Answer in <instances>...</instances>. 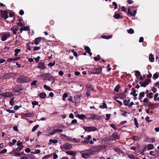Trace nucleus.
Masks as SVG:
<instances>
[{
  "instance_id": "49530a36",
  "label": "nucleus",
  "mask_w": 159,
  "mask_h": 159,
  "mask_svg": "<svg viewBox=\"0 0 159 159\" xmlns=\"http://www.w3.org/2000/svg\"><path fill=\"white\" fill-rule=\"evenodd\" d=\"M23 30L24 31H30V28L29 27V26H24L23 27Z\"/></svg>"
},
{
  "instance_id": "473e14b6",
  "label": "nucleus",
  "mask_w": 159,
  "mask_h": 159,
  "mask_svg": "<svg viewBox=\"0 0 159 159\" xmlns=\"http://www.w3.org/2000/svg\"><path fill=\"white\" fill-rule=\"evenodd\" d=\"M127 31L128 33L129 34H132L134 33V30L132 28H130L129 29L127 30Z\"/></svg>"
},
{
  "instance_id": "7ed1b4c3",
  "label": "nucleus",
  "mask_w": 159,
  "mask_h": 159,
  "mask_svg": "<svg viewBox=\"0 0 159 159\" xmlns=\"http://www.w3.org/2000/svg\"><path fill=\"white\" fill-rule=\"evenodd\" d=\"M106 148L105 145H101L97 146H93L90 148V151L92 152H96L98 151L104 150Z\"/></svg>"
},
{
  "instance_id": "c9c22d12",
  "label": "nucleus",
  "mask_w": 159,
  "mask_h": 159,
  "mask_svg": "<svg viewBox=\"0 0 159 159\" xmlns=\"http://www.w3.org/2000/svg\"><path fill=\"white\" fill-rule=\"evenodd\" d=\"M132 139L134 141L139 140L140 138L137 136H133Z\"/></svg>"
},
{
  "instance_id": "cd10ccee",
  "label": "nucleus",
  "mask_w": 159,
  "mask_h": 159,
  "mask_svg": "<svg viewBox=\"0 0 159 159\" xmlns=\"http://www.w3.org/2000/svg\"><path fill=\"white\" fill-rule=\"evenodd\" d=\"M112 136L115 139H118L120 138L118 134L116 133V132L113 133L112 134Z\"/></svg>"
},
{
  "instance_id": "f03ea898",
  "label": "nucleus",
  "mask_w": 159,
  "mask_h": 159,
  "mask_svg": "<svg viewBox=\"0 0 159 159\" xmlns=\"http://www.w3.org/2000/svg\"><path fill=\"white\" fill-rule=\"evenodd\" d=\"M40 76L44 80H48L49 81H52V82L53 84L55 81V78L49 73H44L40 75Z\"/></svg>"
},
{
  "instance_id": "4c0bfd02",
  "label": "nucleus",
  "mask_w": 159,
  "mask_h": 159,
  "mask_svg": "<svg viewBox=\"0 0 159 159\" xmlns=\"http://www.w3.org/2000/svg\"><path fill=\"white\" fill-rule=\"evenodd\" d=\"M24 115L25 116L29 117H32L33 115L32 113H25Z\"/></svg>"
},
{
  "instance_id": "a211bd4d",
  "label": "nucleus",
  "mask_w": 159,
  "mask_h": 159,
  "mask_svg": "<svg viewBox=\"0 0 159 159\" xmlns=\"http://www.w3.org/2000/svg\"><path fill=\"white\" fill-rule=\"evenodd\" d=\"M20 58V57H17L14 58H9L7 60V61L8 62L11 61H16Z\"/></svg>"
},
{
  "instance_id": "a18cd8bd",
  "label": "nucleus",
  "mask_w": 159,
  "mask_h": 159,
  "mask_svg": "<svg viewBox=\"0 0 159 159\" xmlns=\"http://www.w3.org/2000/svg\"><path fill=\"white\" fill-rule=\"evenodd\" d=\"M6 111L7 112H9L11 113H15V111L13 110H11L9 109H6Z\"/></svg>"
},
{
  "instance_id": "20e7f679",
  "label": "nucleus",
  "mask_w": 159,
  "mask_h": 159,
  "mask_svg": "<svg viewBox=\"0 0 159 159\" xmlns=\"http://www.w3.org/2000/svg\"><path fill=\"white\" fill-rule=\"evenodd\" d=\"M87 117L89 119L98 120H100L101 118L99 115L94 114H89L87 115Z\"/></svg>"
},
{
  "instance_id": "de8ad7c7",
  "label": "nucleus",
  "mask_w": 159,
  "mask_h": 159,
  "mask_svg": "<svg viewBox=\"0 0 159 159\" xmlns=\"http://www.w3.org/2000/svg\"><path fill=\"white\" fill-rule=\"evenodd\" d=\"M95 68H91L90 69V71L92 74H95Z\"/></svg>"
},
{
  "instance_id": "bb28decb",
  "label": "nucleus",
  "mask_w": 159,
  "mask_h": 159,
  "mask_svg": "<svg viewBox=\"0 0 159 159\" xmlns=\"http://www.w3.org/2000/svg\"><path fill=\"white\" fill-rule=\"evenodd\" d=\"M74 99L75 102H80V98L79 96L76 95V96L74 97Z\"/></svg>"
},
{
  "instance_id": "39448f33",
  "label": "nucleus",
  "mask_w": 159,
  "mask_h": 159,
  "mask_svg": "<svg viewBox=\"0 0 159 159\" xmlns=\"http://www.w3.org/2000/svg\"><path fill=\"white\" fill-rule=\"evenodd\" d=\"M82 127L86 131H87L89 132L91 131H96L97 130V129L96 127L93 126H83Z\"/></svg>"
},
{
  "instance_id": "f8f14e48",
  "label": "nucleus",
  "mask_w": 159,
  "mask_h": 159,
  "mask_svg": "<svg viewBox=\"0 0 159 159\" xmlns=\"http://www.w3.org/2000/svg\"><path fill=\"white\" fill-rule=\"evenodd\" d=\"M46 66H45L44 62H39L38 63L37 67L38 68L41 69L42 70H44L46 68Z\"/></svg>"
},
{
  "instance_id": "2f4dec72",
  "label": "nucleus",
  "mask_w": 159,
  "mask_h": 159,
  "mask_svg": "<svg viewBox=\"0 0 159 159\" xmlns=\"http://www.w3.org/2000/svg\"><path fill=\"white\" fill-rule=\"evenodd\" d=\"M111 35L106 36L105 35H102L101 36V38L103 39H108L111 38Z\"/></svg>"
},
{
  "instance_id": "ea45409f",
  "label": "nucleus",
  "mask_w": 159,
  "mask_h": 159,
  "mask_svg": "<svg viewBox=\"0 0 159 159\" xmlns=\"http://www.w3.org/2000/svg\"><path fill=\"white\" fill-rule=\"evenodd\" d=\"M84 49L87 53L89 52V51H91L90 48L88 46H85L84 47Z\"/></svg>"
},
{
  "instance_id": "72a5a7b5",
  "label": "nucleus",
  "mask_w": 159,
  "mask_h": 159,
  "mask_svg": "<svg viewBox=\"0 0 159 159\" xmlns=\"http://www.w3.org/2000/svg\"><path fill=\"white\" fill-rule=\"evenodd\" d=\"M85 117V116L84 114H78V117L81 120H83Z\"/></svg>"
},
{
  "instance_id": "412c9836",
  "label": "nucleus",
  "mask_w": 159,
  "mask_h": 159,
  "mask_svg": "<svg viewBox=\"0 0 159 159\" xmlns=\"http://www.w3.org/2000/svg\"><path fill=\"white\" fill-rule=\"evenodd\" d=\"M102 70V68L101 67H99L98 68H95V74H100Z\"/></svg>"
},
{
  "instance_id": "e433bc0d",
  "label": "nucleus",
  "mask_w": 159,
  "mask_h": 159,
  "mask_svg": "<svg viewBox=\"0 0 159 159\" xmlns=\"http://www.w3.org/2000/svg\"><path fill=\"white\" fill-rule=\"evenodd\" d=\"M159 76V73H155L153 75V78L154 79H157L158 78Z\"/></svg>"
},
{
  "instance_id": "6e6552de",
  "label": "nucleus",
  "mask_w": 159,
  "mask_h": 159,
  "mask_svg": "<svg viewBox=\"0 0 159 159\" xmlns=\"http://www.w3.org/2000/svg\"><path fill=\"white\" fill-rule=\"evenodd\" d=\"M24 90V88H22L21 86L18 85L16 86L13 89V91L15 93H17L20 91H22Z\"/></svg>"
},
{
  "instance_id": "c85d7f7f",
  "label": "nucleus",
  "mask_w": 159,
  "mask_h": 159,
  "mask_svg": "<svg viewBox=\"0 0 159 159\" xmlns=\"http://www.w3.org/2000/svg\"><path fill=\"white\" fill-rule=\"evenodd\" d=\"M154 146L152 144H149L147 145V148L148 150H150L154 148Z\"/></svg>"
},
{
  "instance_id": "7c9ffc66",
  "label": "nucleus",
  "mask_w": 159,
  "mask_h": 159,
  "mask_svg": "<svg viewBox=\"0 0 159 159\" xmlns=\"http://www.w3.org/2000/svg\"><path fill=\"white\" fill-rule=\"evenodd\" d=\"M58 142V141L56 139H50L49 141V143H49H56Z\"/></svg>"
},
{
  "instance_id": "f704fd0d",
  "label": "nucleus",
  "mask_w": 159,
  "mask_h": 159,
  "mask_svg": "<svg viewBox=\"0 0 159 159\" xmlns=\"http://www.w3.org/2000/svg\"><path fill=\"white\" fill-rule=\"evenodd\" d=\"M43 87L46 90H48V91H52V89H51L50 88V87H49V86L47 85H43Z\"/></svg>"
},
{
  "instance_id": "e2e57ef3",
  "label": "nucleus",
  "mask_w": 159,
  "mask_h": 159,
  "mask_svg": "<svg viewBox=\"0 0 159 159\" xmlns=\"http://www.w3.org/2000/svg\"><path fill=\"white\" fill-rule=\"evenodd\" d=\"M20 107H21V106H18L17 105H16L14 107V109L15 110H17Z\"/></svg>"
},
{
  "instance_id": "2eb2a0df",
  "label": "nucleus",
  "mask_w": 159,
  "mask_h": 159,
  "mask_svg": "<svg viewBox=\"0 0 159 159\" xmlns=\"http://www.w3.org/2000/svg\"><path fill=\"white\" fill-rule=\"evenodd\" d=\"M12 73H7L3 75V77L5 79H10L11 77V74Z\"/></svg>"
},
{
  "instance_id": "ddd939ff",
  "label": "nucleus",
  "mask_w": 159,
  "mask_h": 159,
  "mask_svg": "<svg viewBox=\"0 0 159 159\" xmlns=\"http://www.w3.org/2000/svg\"><path fill=\"white\" fill-rule=\"evenodd\" d=\"M85 89L87 91H92L93 89V87L91 84H88L86 85Z\"/></svg>"
},
{
  "instance_id": "bf43d9fd",
  "label": "nucleus",
  "mask_w": 159,
  "mask_h": 159,
  "mask_svg": "<svg viewBox=\"0 0 159 159\" xmlns=\"http://www.w3.org/2000/svg\"><path fill=\"white\" fill-rule=\"evenodd\" d=\"M112 5L114 6V9H116L117 8V5L116 3L115 2H112Z\"/></svg>"
},
{
  "instance_id": "3c124183",
  "label": "nucleus",
  "mask_w": 159,
  "mask_h": 159,
  "mask_svg": "<svg viewBox=\"0 0 159 159\" xmlns=\"http://www.w3.org/2000/svg\"><path fill=\"white\" fill-rule=\"evenodd\" d=\"M10 30L11 31H12L13 33L14 34H16L17 33V31L14 29V27H11L10 29Z\"/></svg>"
},
{
  "instance_id": "9d476101",
  "label": "nucleus",
  "mask_w": 159,
  "mask_h": 159,
  "mask_svg": "<svg viewBox=\"0 0 159 159\" xmlns=\"http://www.w3.org/2000/svg\"><path fill=\"white\" fill-rule=\"evenodd\" d=\"M8 12L6 10H4V12L0 14L2 18H4L5 19H6L8 18Z\"/></svg>"
},
{
  "instance_id": "4be33fe9",
  "label": "nucleus",
  "mask_w": 159,
  "mask_h": 159,
  "mask_svg": "<svg viewBox=\"0 0 159 159\" xmlns=\"http://www.w3.org/2000/svg\"><path fill=\"white\" fill-rule=\"evenodd\" d=\"M159 106V105L157 103H151V108L153 109L155 108H157Z\"/></svg>"
},
{
  "instance_id": "6ab92c4d",
  "label": "nucleus",
  "mask_w": 159,
  "mask_h": 159,
  "mask_svg": "<svg viewBox=\"0 0 159 159\" xmlns=\"http://www.w3.org/2000/svg\"><path fill=\"white\" fill-rule=\"evenodd\" d=\"M24 148L23 145H21L20 146L18 147L16 149H14L15 151L16 152H20Z\"/></svg>"
},
{
  "instance_id": "0e129e2a",
  "label": "nucleus",
  "mask_w": 159,
  "mask_h": 159,
  "mask_svg": "<svg viewBox=\"0 0 159 159\" xmlns=\"http://www.w3.org/2000/svg\"><path fill=\"white\" fill-rule=\"evenodd\" d=\"M110 126L114 129H116V126L114 124H111L110 125Z\"/></svg>"
},
{
  "instance_id": "69168bd1",
  "label": "nucleus",
  "mask_w": 159,
  "mask_h": 159,
  "mask_svg": "<svg viewBox=\"0 0 159 159\" xmlns=\"http://www.w3.org/2000/svg\"><path fill=\"white\" fill-rule=\"evenodd\" d=\"M40 58H41L39 56H38L37 57H36L35 58H34V59L36 62H38L39 61L40 59Z\"/></svg>"
},
{
  "instance_id": "1a4fd4ad",
  "label": "nucleus",
  "mask_w": 159,
  "mask_h": 159,
  "mask_svg": "<svg viewBox=\"0 0 159 159\" xmlns=\"http://www.w3.org/2000/svg\"><path fill=\"white\" fill-rule=\"evenodd\" d=\"M126 96V95L124 93H121L116 95L114 99H115L118 98L123 99L125 98Z\"/></svg>"
},
{
  "instance_id": "4d7b16f0",
  "label": "nucleus",
  "mask_w": 159,
  "mask_h": 159,
  "mask_svg": "<svg viewBox=\"0 0 159 159\" xmlns=\"http://www.w3.org/2000/svg\"><path fill=\"white\" fill-rule=\"evenodd\" d=\"M121 9L122 11L126 12L127 11L126 8L124 6H122L121 7Z\"/></svg>"
},
{
  "instance_id": "4468645a",
  "label": "nucleus",
  "mask_w": 159,
  "mask_h": 159,
  "mask_svg": "<svg viewBox=\"0 0 159 159\" xmlns=\"http://www.w3.org/2000/svg\"><path fill=\"white\" fill-rule=\"evenodd\" d=\"M63 146L66 150L71 149L72 148L71 145L69 143H66L63 144Z\"/></svg>"
},
{
  "instance_id": "6e6d98bb",
  "label": "nucleus",
  "mask_w": 159,
  "mask_h": 159,
  "mask_svg": "<svg viewBox=\"0 0 159 159\" xmlns=\"http://www.w3.org/2000/svg\"><path fill=\"white\" fill-rule=\"evenodd\" d=\"M149 117L148 116H147L145 118V120L146 121L148 122H151L152 121V120H149Z\"/></svg>"
},
{
  "instance_id": "58836bf2",
  "label": "nucleus",
  "mask_w": 159,
  "mask_h": 159,
  "mask_svg": "<svg viewBox=\"0 0 159 159\" xmlns=\"http://www.w3.org/2000/svg\"><path fill=\"white\" fill-rule=\"evenodd\" d=\"M101 58L99 55H98L97 57H94V60L95 61H97L101 59Z\"/></svg>"
},
{
  "instance_id": "052dcab7",
  "label": "nucleus",
  "mask_w": 159,
  "mask_h": 159,
  "mask_svg": "<svg viewBox=\"0 0 159 159\" xmlns=\"http://www.w3.org/2000/svg\"><path fill=\"white\" fill-rule=\"evenodd\" d=\"M153 94V93L152 92L150 93H148L147 94V96H148V98H152V95Z\"/></svg>"
},
{
  "instance_id": "5fc2aeb1",
  "label": "nucleus",
  "mask_w": 159,
  "mask_h": 159,
  "mask_svg": "<svg viewBox=\"0 0 159 159\" xmlns=\"http://www.w3.org/2000/svg\"><path fill=\"white\" fill-rule=\"evenodd\" d=\"M144 92H142L140 93L139 94V97L140 98H143L144 96Z\"/></svg>"
},
{
  "instance_id": "8fccbe9b",
  "label": "nucleus",
  "mask_w": 159,
  "mask_h": 159,
  "mask_svg": "<svg viewBox=\"0 0 159 159\" xmlns=\"http://www.w3.org/2000/svg\"><path fill=\"white\" fill-rule=\"evenodd\" d=\"M52 154H48L45 155L44 157H42V159H46L48 157H49L51 156L52 155Z\"/></svg>"
},
{
  "instance_id": "13d9d810",
  "label": "nucleus",
  "mask_w": 159,
  "mask_h": 159,
  "mask_svg": "<svg viewBox=\"0 0 159 159\" xmlns=\"http://www.w3.org/2000/svg\"><path fill=\"white\" fill-rule=\"evenodd\" d=\"M22 144L23 143L22 142H20V140H19L18 141L16 145L20 147V146L21 145H23Z\"/></svg>"
},
{
  "instance_id": "603ef678",
  "label": "nucleus",
  "mask_w": 159,
  "mask_h": 159,
  "mask_svg": "<svg viewBox=\"0 0 159 159\" xmlns=\"http://www.w3.org/2000/svg\"><path fill=\"white\" fill-rule=\"evenodd\" d=\"M68 96V94L67 93H65L63 95L62 99L64 100L65 99L67 98Z\"/></svg>"
},
{
  "instance_id": "423d86ee",
  "label": "nucleus",
  "mask_w": 159,
  "mask_h": 159,
  "mask_svg": "<svg viewBox=\"0 0 159 159\" xmlns=\"http://www.w3.org/2000/svg\"><path fill=\"white\" fill-rule=\"evenodd\" d=\"M0 95L2 97L6 98L11 97L14 95L13 93L10 92H7L1 93Z\"/></svg>"
},
{
  "instance_id": "0eeeda50",
  "label": "nucleus",
  "mask_w": 159,
  "mask_h": 159,
  "mask_svg": "<svg viewBox=\"0 0 159 159\" xmlns=\"http://www.w3.org/2000/svg\"><path fill=\"white\" fill-rule=\"evenodd\" d=\"M91 153V152L90 151V149L89 150H87L82 154V157L84 158H87Z\"/></svg>"
},
{
  "instance_id": "864d4df0",
  "label": "nucleus",
  "mask_w": 159,
  "mask_h": 159,
  "mask_svg": "<svg viewBox=\"0 0 159 159\" xmlns=\"http://www.w3.org/2000/svg\"><path fill=\"white\" fill-rule=\"evenodd\" d=\"M24 153V152H16V156L20 157L21 155L23 154Z\"/></svg>"
},
{
  "instance_id": "f257e3e1",
  "label": "nucleus",
  "mask_w": 159,
  "mask_h": 159,
  "mask_svg": "<svg viewBox=\"0 0 159 159\" xmlns=\"http://www.w3.org/2000/svg\"><path fill=\"white\" fill-rule=\"evenodd\" d=\"M31 80L30 77L24 75H20L18 78L16 82L18 84H23L29 82Z\"/></svg>"
},
{
  "instance_id": "774afa93",
  "label": "nucleus",
  "mask_w": 159,
  "mask_h": 159,
  "mask_svg": "<svg viewBox=\"0 0 159 159\" xmlns=\"http://www.w3.org/2000/svg\"><path fill=\"white\" fill-rule=\"evenodd\" d=\"M20 51L21 50L20 49L18 48L14 50V52H15L17 53L18 54L20 52Z\"/></svg>"
},
{
  "instance_id": "dca6fc26",
  "label": "nucleus",
  "mask_w": 159,
  "mask_h": 159,
  "mask_svg": "<svg viewBox=\"0 0 159 159\" xmlns=\"http://www.w3.org/2000/svg\"><path fill=\"white\" fill-rule=\"evenodd\" d=\"M136 13V10H135L133 11V13L131 12L130 9L129 8L128 9V15H130L132 16H134Z\"/></svg>"
},
{
  "instance_id": "5701e85b",
  "label": "nucleus",
  "mask_w": 159,
  "mask_h": 159,
  "mask_svg": "<svg viewBox=\"0 0 159 159\" xmlns=\"http://www.w3.org/2000/svg\"><path fill=\"white\" fill-rule=\"evenodd\" d=\"M39 96L40 98L44 99L46 97L47 95L45 93H42L39 94Z\"/></svg>"
},
{
  "instance_id": "aec40b11",
  "label": "nucleus",
  "mask_w": 159,
  "mask_h": 159,
  "mask_svg": "<svg viewBox=\"0 0 159 159\" xmlns=\"http://www.w3.org/2000/svg\"><path fill=\"white\" fill-rule=\"evenodd\" d=\"M66 153L70 155L75 156L76 155V153L72 151H67L66 152Z\"/></svg>"
},
{
  "instance_id": "9b49d317",
  "label": "nucleus",
  "mask_w": 159,
  "mask_h": 159,
  "mask_svg": "<svg viewBox=\"0 0 159 159\" xmlns=\"http://www.w3.org/2000/svg\"><path fill=\"white\" fill-rule=\"evenodd\" d=\"M10 33H8L7 34H3L2 35L1 40L2 41H4L10 37Z\"/></svg>"
},
{
  "instance_id": "f3484780",
  "label": "nucleus",
  "mask_w": 159,
  "mask_h": 159,
  "mask_svg": "<svg viewBox=\"0 0 159 159\" xmlns=\"http://www.w3.org/2000/svg\"><path fill=\"white\" fill-rule=\"evenodd\" d=\"M42 39V38L41 37H38L35 38L34 40V42H35V44L36 45H38L39 43V42L41 41Z\"/></svg>"
},
{
  "instance_id": "338daca9",
  "label": "nucleus",
  "mask_w": 159,
  "mask_h": 159,
  "mask_svg": "<svg viewBox=\"0 0 159 159\" xmlns=\"http://www.w3.org/2000/svg\"><path fill=\"white\" fill-rule=\"evenodd\" d=\"M123 103H124V105L125 106H128V103L127 102V100L126 99H124L123 100Z\"/></svg>"
},
{
  "instance_id": "37998d69",
  "label": "nucleus",
  "mask_w": 159,
  "mask_h": 159,
  "mask_svg": "<svg viewBox=\"0 0 159 159\" xmlns=\"http://www.w3.org/2000/svg\"><path fill=\"white\" fill-rule=\"evenodd\" d=\"M134 121L135 125H136V127L137 128H138L139 127V126H138L139 124L137 121V119L136 118H134Z\"/></svg>"
},
{
  "instance_id": "c756f323",
  "label": "nucleus",
  "mask_w": 159,
  "mask_h": 159,
  "mask_svg": "<svg viewBox=\"0 0 159 159\" xmlns=\"http://www.w3.org/2000/svg\"><path fill=\"white\" fill-rule=\"evenodd\" d=\"M100 108L102 109L107 108V107L105 102H103L102 103V105H100L99 107Z\"/></svg>"
},
{
  "instance_id": "393cba45",
  "label": "nucleus",
  "mask_w": 159,
  "mask_h": 159,
  "mask_svg": "<svg viewBox=\"0 0 159 159\" xmlns=\"http://www.w3.org/2000/svg\"><path fill=\"white\" fill-rule=\"evenodd\" d=\"M149 61L151 62H153L154 61V57L152 54H150L149 56Z\"/></svg>"
},
{
  "instance_id": "79ce46f5",
  "label": "nucleus",
  "mask_w": 159,
  "mask_h": 159,
  "mask_svg": "<svg viewBox=\"0 0 159 159\" xmlns=\"http://www.w3.org/2000/svg\"><path fill=\"white\" fill-rule=\"evenodd\" d=\"M14 98V97L12 98L9 101L10 104L11 106L13 105L14 104V102L13 101Z\"/></svg>"
},
{
  "instance_id": "b1692460",
  "label": "nucleus",
  "mask_w": 159,
  "mask_h": 159,
  "mask_svg": "<svg viewBox=\"0 0 159 159\" xmlns=\"http://www.w3.org/2000/svg\"><path fill=\"white\" fill-rule=\"evenodd\" d=\"M113 17L116 19H118L119 18H122L123 17L122 16H121L119 14L116 13L114 15Z\"/></svg>"
},
{
  "instance_id": "680f3d73",
  "label": "nucleus",
  "mask_w": 159,
  "mask_h": 159,
  "mask_svg": "<svg viewBox=\"0 0 159 159\" xmlns=\"http://www.w3.org/2000/svg\"><path fill=\"white\" fill-rule=\"evenodd\" d=\"M151 103H152L151 102L149 101V102H147L146 104H144V105L145 106H150V107L151 108Z\"/></svg>"
},
{
  "instance_id": "a878e982",
  "label": "nucleus",
  "mask_w": 159,
  "mask_h": 159,
  "mask_svg": "<svg viewBox=\"0 0 159 159\" xmlns=\"http://www.w3.org/2000/svg\"><path fill=\"white\" fill-rule=\"evenodd\" d=\"M149 84L148 82L147 81H145L144 82H143L141 84H140V86L141 87H145L147 85H148Z\"/></svg>"
},
{
  "instance_id": "09e8293b",
  "label": "nucleus",
  "mask_w": 159,
  "mask_h": 159,
  "mask_svg": "<svg viewBox=\"0 0 159 159\" xmlns=\"http://www.w3.org/2000/svg\"><path fill=\"white\" fill-rule=\"evenodd\" d=\"M38 103H39L37 101H34L32 102V104L33 106L37 105L38 104ZM33 107L34 108V106H33Z\"/></svg>"
},
{
  "instance_id": "c03bdc74",
  "label": "nucleus",
  "mask_w": 159,
  "mask_h": 159,
  "mask_svg": "<svg viewBox=\"0 0 159 159\" xmlns=\"http://www.w3.org/2000/svg\"><path fill=\"white\" fill-rule=\"evenodd\" d=\"M39 127V125H35L32 129V132L35 131L38 127Z\"/></svg>"
},
{
  "instance_id": "a19ab883",
  "label": "nucleus",
  "mask_w": 159,
  "mask_h": 159,
  "mask_svg": "<svg viewBox=\"0 0 159 159\" xmlns=\"http://www.w3.org/2000/svg\"><path fill=\"white\" fill-rule=\"evenodd\" d=\"M120 88V85L119 84L117 85L114 88V90L116 92H118Z\"/></svg>"
}]
</instances>
